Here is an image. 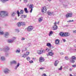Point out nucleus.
Returning a JSON list of instances; mask_svg holds the SVG:
<instances>
[{
	"label": "nucleus",
	"mask_w": 76,
	"mask_h": 76,
	"mask_svg": "<svg viewBox=\"0 0 76 76\" xmlns=\"http://www.w3.org/2000/svg\"><path fill=\"white\" fill-rule=\"evenodd\" d=\"M10 63L11 65H12V64H16L17 63V61H13L10 62Z\"/></svg>",
	"instance_id": "14"
},
{
	"label": "nucleus",
	"mask_w": 76,
	"mask_h": 76,
	"mask_svg": "<svg viewBox=\"0 0 76 76\" xmlns=\"http://www.w3.org/2000/svg\"><path fill=\"white\" fill-rule=\"evenodd\" d=\"M15 53L17 54H18L19 53V51L18 49H17L15 51Z\"/></svg>",
	"instance_id": "35"
},
{
	"label": "nucleus",
	"mask_w": 76,
	"mask_h": 76,
	"mask_svg": "<svg viewBox=\"0 0 76 76\" xmlns=\"http://www.w3.org/2000/svg\"><path fill=\"white\" fill-rule=\"evenodd\" d=\"M74 47H76V45H74Z\"/></svg>",
	"instance_id": "61"
},
{
	"label": "nucleus",
	"mask_w": 76,
	"mask_h": 76,
	"mask_svg": "<svg viewBox=\"0 0 76 76\" xmlns=\"http://www.w3.org/2000/svg\"><path fill=\"white\" fill-rule=\"evenodd\" d=\"M59 35L61 37H69V34L68 33L65 32L64 33L63 32H61L59 34Z\"/></svg>",
	"instance_id": "2"
},
{
	"label": "nucleus",
	"mask_w": 76,
	"mask_h": 76,
	"mask_svg": "<svg viewBox=\"0 0 76 76\" xmlns=\"http://www.w3.org/2000/svg\"><path fill=\"white\" fill-rule=\"evenodd\" d=\"M53 34V32L52 31H50L49 32V36H51Z\"/></svg>",
	"instance_id": "30"
},
{
	"label": "nucleus",
	"mask_w": 76,
	"mask_h": 76,
	"mask_svg": "<svg viewBox=\"0 0 76 76\" xmlns=\"http://www.w3.org/2000/svg\"><path fill=\"white\" fill-rule=\"evenodd\" d=\"M46 46L48 47H49L50 48H52V45H51V43H48L47 44Z\"/></svg>",
	"instance_id": "15"
},
{
	"label": "nucleus",
	"mask_w": 76,
	"mask_h": 76,
	"mask_svg": "<svg viewBox=\"0 0 76 76\" xmlns=\"http://www.w3.org/2000/svg\"><path fill=\"white\" fill-rule=\"evenodd\" d=\"M3 34H4V32L1 30V28L0 27V35H3Z\"/></svg>",
	"instance_id": "27"
},
{
	"label": "nucleus",
	"mask_w": 76,
	"mask_h": 76,
	"mask_svg": "<svg viewBox=\"0 0 76 76\" xmlns=\"http://www.w3.org/2000/svg\"><path fill=\"white\" fill-rule=\"evenodd\" d=\"M24 11L26 13H28V9L26 8H24Z\"/></svg>",
	"instance_id": "29"
},
{
	"label": "nucleus",
	"mask_w": 76,
	"mask_h": 76,
	"mask_svg": "<svg viewBox=\"0 0 76 76\" xmlns=\"http://www.w3.org/2000/svg\"><path fill=\"white\" fill-rule=\"evenodd\" d=\"M9 36V33L8 32H6L4 34V37L6 38H7Z\"/></svg>",
	"instance_id": "7"
},
{
	"label": "nucleus",
	"mask_w": 76,
	"mask_h": 76,
	"mask_svg": "<svg viewBox=\"0 0 76 76\" xmlns=\"http://www.w3.org/2000/svg\"><path fill=\"white\" fill-rule=\"evenodd\" d=\"M42 76H47V75H46V74H44Z\"/></svg>",
	"instance_id": "50"
},
{
	"label": "nucleus",
	"mask_w": 76,
	"mask_h": 76,
	"mask_svg": "<svg viewBox=\"0 0 76 76\" xmlns=\"http://www.w3.org/2000/svg\"><path fill=\"white\" fill-rule=\"evenodd\" d=\"M47 11V9H46V7H43L42 10V12H46V11Z\"/></svg>",
	"instance_id": "13"
},
{
	"label": "nucleus",
	"mask_w": 76,
	"mask_h": 76,
	"mask_svg": "<svg viewBox=\"0 0 76 76\" xmlns=\"http://www.w3.org/2000/svg\"><path fill=\"white\" fill-rule=\"evenodd\" d=\"M62 40L64 42H66V40L65 39H63Z\"/></svg>",
	"instance_id": "54"
},
{
	"label": "nucleus",
	"mask_w": 76,
	"mask_h": 76,
	"mask_svg": "<svg viewBox=\"0 0 76 76\" xmlns=\"http://www.w3.org/2000/svg\"><path fill=\"white\" fill-rule=\"evenodd\" d=\"M42 19H43V17H42L39 18L38 20L39 22H42Z\"/></svg>",
	"instance_id": "19"
},
{
	"label": "nucleus",
	"mask_w": 76,
	"mask_h": 76,
	"mask_svg": "<svg viewBox=\"0 0 76 76\" xmlns=\"http://www.w3.org/2000/svg\"><path fill=\"white\" fill-rule=\"evenodd\" d=\"M48 1H51V0H48Z\"/></svg>",
	"instance_id": "62"
},
{
	"label": "nucleus",
	"mask_w": 76,
	"mask_h": 76,
	"mask_svg": "<svg viewBox=\"0 0 76 76\" xmlns=\"http://www.w3.org/2000/svg\"><path fill=\"white\" fill-rule=\"evenodd\" d=\"M73 33L75 34V33H76V30H74L73 31Z\"/></svg>",
	"instance_id": "51"
},
{
	"label": "nucleus",
	"mask_w": 76,
	"mask_h": 76,
	"mask_svg": "<svg viewBox=\"0 0 76 76\" xmlns=\"http://www.w3.org/2000/svg\"><path fill=\"white\" fill-rule=\"evenodd\" d=\"M34 8V5L33 4L30 5L29 9H33Z\"/></svg>",
	"instance_id": "28"
},
{
	"label": "nucleus",
	"mask_w": 76,
	"mask_h": 76,
	"mask_svg": "<svg viewBox=\"0 0 76 76\" xmlns=\"http://www.w3.org/2000/svg\"><path fill=\"white\" fill-rule=\"evenodd\" d=\"M59 40L58 39H56L55 41V43L57 45H58V44H59Z\"/></svg>",
	"instance_id": "20"
},
{
	"label": "nucleus",
	"mask_w": 76,
	"mask_h": 76,
	"mask_svg": "<svg viewBox=\"0 0 76 76\" xmlns=\"http://www.w3.org/2000/svg\"><path fill=\"white\" fill-rule=\"evenodd\" d=\"M10 50V48L9 47L7 46L6 47H5L2 50V51H9Z\"/></svg>",
	"instance_id": "8"
},
{
	"label": "nucleus",
	"mask_w": 76,
	"mask_h": 76,
	"mask_svg": "<svg viewBox=\"0 0 76 76\" xmlns=\"http://www.w3.org/2000/svg\"><path fill=\"white\" fill-rule=\"evenodd\" d=\"M73 20H69V21H67V22H73Z\"/></svg>",
	"instance_id": "41"
},
{
	"label": "nucleus",
	"mask_w": 76,
	"mask_h": 76,
	"mask_svg": "<svg viewBox=\"0 0 76 76\" xmlns=\"http://www.w3.org/2000/svg\"><path fill=\"white\" fill-rule=\"evenodd\" d=\"M4 73L6 74H7V73H8L9 72H10V71L9 69L6 68L4 69Z\"/></svg>",
	"instance_id": "11"
},
{
	"label": "nucleus",
	"mask_w": 76,
	"mask_h": 76,
	"mask_svg": "<svg viewBox=\"0 0 76 76\" xmlns=\"http://www.w3.org/2000/svg\"><path fill=\"white\" fill-rule=\"evenodd\" d=\"M19 66V63H18L17 66L15 67V69H16Z\"/></svg>",
	"instance_id": "33"
},
{
	"label": "nucleus",
	"mask_w": 76,
	"mask_h": 76,
	"mask_svg": "<svg viewBox=\"0 0 76 76\" xmlns=\"http://www.w3.org/2000/svg\"><path fill=\"white\" fill-rule=\"evenodd\" d=\"M64 7H67V5H64Z\"/></svg>",
	"instance_id": "45"
},
{
	"label": "nucleus",
	"mask_w": 76,
	"mask_h": 76,
	"mask_svg": "<svg viewBox=\"0 0 76 76\" xmlns=\"http://www.w3.org/2000/svg\"><path fill=\"white\" fill-rule=\"evenodd\" d=\"M54 14V12L49 11L48 12V14L49 16H52Z\"/></svg>",
	"instance_id": "10"
},
{
	"label": "nucleus",
	"mask_w": 76,
	"mask_h": 76,
	"mask_svg": "<svg viewBox=\"0 0 76 76\" xmlns=\"http://www.w3.org/2000/svg\"><path fill=\"white\" fill-rule=\"evenodd\" d=\"M33 62H34V61H32V60L29 61V63H33Z\"/></svg>",
	"instance_id": "43"
},
{
	"label": "nucleus",
	"mask_w": 76,
	"mask_h": 76,
	"mask_svg": "<svg viewBox=\"0 0 76 76\" xmlns=\"http://www.w3.org/2000/svg\"><path fill=\"white\" fill-rule=\"evenodd\" d=\"M60 54L61 55H63V54H64L63 53V52L61 53Z\"/></svg>",
	"instance_id": "55"
},
{
	"label": "nucleus",
	"mask_w": 76,
	"mask_h": 76,
	"mask_svg": "<svg viewBox=\"0 0 76 76\" xmlns=\"http://www.w3.org/2000/svg\"><path fill=\"white\" fill-rule=\"evenodd\" d=\"M20 50H19V52H20Z\"/></svg>",
	"instance_id": "64"
},
{
	"label": "nucleus",
	"mask_w": 76,
	"mask_h": 76,
	"mask_svg": "<svg viewBox=\"0 0 76 76\" xmlns=\"http://www.w3.org/2000/svg\"><path fill=\"white\" fill-rule=\"evenodd\" d=\"M70 76H72V74H70Z\"/></svg>",
	"instance_id": "63"
},
{
	"label": "nucleus",
	"mask_w": 76,
	"mask_h": 76,
	"mask_svg": "<svg viewBox=\"0 0 76 76\" xmlns=\"http://www.w3.org/2000/svg\"><path fill=\"white\" fill-rule=\"evenodd\" d=\"M44 69V68L42 67V68H40L39 69L40 70H42V69Z\"/></svg>",
	"instance_id": "53"
},
{
	"label": "nucleus",
	"mask_w": 76,
	"mask_h": 76,
	"mask_svg": "<svg viewBox=\"0 0 76 76\" xmlns=\"http://www.w3.org/2000/svg\"><path fill=\"white\" fill-rule=\"evenodd\" d=\"M5 57H9V53L7 52L5 53Z\"/></svg>",
	"instance_id": "31"
},
{
	"label": "nucleus",
	"mask_w": 76,
	"mask_h": 76,
	"mask_svg": "<svg viewBox=\"0 0 76 76\" xmlns=\"http://www.w3.org/2000/svg\"><path fill=\"white\" fill-rule=\"evenodd\" d=\"M21 40H22V41H23L24 40H25V38H22L21 39Z\"/></svg>",
	"instance_id": "52"
},
{
	"label": "nucleus",
	"mask_w": 76,
	"mask_h": 76,
	"mask_svg": "<svg viewBox=\"0 0 76 76\" xmlns=\"http://www.w3.org/2000/svg\"><path fill=\"white\" fill-rule=\"evenodd\" d=\"M30 45H31V44L30 43L28 44V47H30Z\"/></svg>",
	"instance_id": "58"
},
{
	"label": "nucleus",
	"mask_w": 76,
	"mask_h": 76,
	"mask_svg": "<svg viewBox=\"0 0 76 76\" xmlns=\"http://www.w3.org/2000/svg\"><path fill=\"white\" fill-rule=\"evenodd\" d=\"M15 20H18V19H17V18L16 17L15 19H14Z\"/></svg>",
	"instance_id": "56"
},
{
	"label": "nucleus",
	"mask_w": 76,
	"mask_h": 76,
	"mask_svg": "<svg viewBox=\"0 0 76 76\" xmlns=\"http://www.w3.org/2000/svg\"><path fill=\"white\" fill-rule=\"evenodd\" d=\"M17 25L18 27H19V22H18L17 24Z\"/></svg>",
	"instance_id": "47"
},
{
	"label": "nucleus",
	"mask_w": 76,
	"mask_h": 76,
	"mask_svg": "<svg viewBox=\"0 0 76 76\" xmlns=\"http://www.w3.org/2000/svg\"><path fill=\"white\" fill-rule=\"evenodd\" d=\"M46 50H43L42 51V53H45V51H46Z\"/></svg>",
	"instance_id": "40"
},
{
	"label": "nucleus",
	"mask_w": 76,
	"mask_h": 76,
	"mask_svg": "<svg viewBox=\"0 0 76 76\" xmlns=\"http://www.w3.org/2000/svg\"><path fill=\"white\" fill-rule=\"evenodd\" d=\"M54 54V53L53 52V51L51 50V52H50L48 53V55L50 56H52Z\"/></svg>",
	"instance_id": "18"
},
{
	"label": "nucleus",
	"mask_w": 76,
	"mask_h": 76,
	"mask_svg": "<svg viewBox=\"0 0 76 76\" xmlns=\"http://www.w3.org/2000/svg\"><path fill=\"white\" fill-rule=\"evenodd\" d=\"M34 28V27L32 26H29L27 28V31L28 32H31V31H32Z\"/></svg>",
	"instance_id": "4"
},
{
	"label": "nucleus",
	"mask_w": 76,
	"mask_h": 76,
	"mask_svg": "<svg viewBox=\"0 0 76 76\" xmlns=\"http://www.w3.org/2000/svg\"><path fill=\"white\" fill-rule=\"evenodd\" d=\"M39 59V61L40 62H43V61H45V59L44 58L42 57H40Z\"/></svg>",
	"instance_id": "12"
},
{
	"label": "nucleus",
	"mask_w": 76,
	"mask_h": 76,
	"mask_svg": "<svg viewBox=\"0 0 76 76\" xmlns=\"http://www.w3.org/2000/svg\"><path fill=\"white\" fill-rule=\"evenodd\" d=\"M72 67H74V68H75V67H76V65H73L72 66Z\"/></svg>",
	"instance_id": "48"
},
{
	"label": "nucleus",
	"mask_w": 76,
	"mask_h": 76,
	"mask_svg": "<svg viewBox=\"0 0 76 76\" xmlns=\"http://www.w3.org/2000/svg\"><path fill=\"white\" fill-rule=\"evenodd\" d=\"M65 58H66V60H69V58H68V57H67V56H66L65 57Z\"/></svg>",
	"instance_id": "49"
},
{
	"label": "nucleus",
	"mask_w": 76,
	"mask_h": 76,
	"mask_svg": "<svg viewBox=\"0 0 76 76\" xmlns=\"http://www.w3.org/2000/svg\"><path fill=\"white\" fill-rule=\"evenodd\" d=\"M32 10H33V9L31 8L30 11V13H32Z\"/></svg>",
	"instance_id": "44"
},
{
	"label": "nucleus",
	"mask_w": 76,
	"mask_h": 76,
	"mask_svg": "<svg viewBox=\"0 0 76 76\" xmlns=\"http://www.w3.org/2000/svg\"><path fill=\"white\" fill-rule=\"evenodd\" d=\"M1 61H4L5 60V57L4 56H2L1 58Z\"/></svg>",
	"instance_id": "26"
},
{
	"label": "nucleus",
	"mask_w": 76,
	"mask_h": 76,
	"mask_svg": "<svg viewBox=\"0 0 76 76\" xmlns=\"http://www.w3.org/2000/svg\"><path fill=\"white\" fill-rule=\"evenodd\" d=\"M16 39V37H12V40H13V42H14V41H15V39Z\"/></svg>",
	"instance_id": "37"
},
{
	"label": "nucleus",
	"mask_w": 76,
	"mask_h": 76,
	"mask_svg": "<svg viewBox=\"0 0 76 76\" xmlns=\"http://www.w3.org/2000/svg\"><path fill=\"white\" fill-rule=\"evenodd\" d=\"M30 58H30V57H27V58H26V59H27V60H28V61H29V60H30Z\"/></svg>",
	"instance_id": "39"
},
{
	"label": "nucleus",
	"mask_w": 76,
	"mask_h": 76,
	"mask_svg": "<svg viewBox=\"0 0 76 76\" xmlns=\"http://www.w3.org/2000/svg\"><path fill=\"white\" fill-rule=\"evenodd\" d=\"M66 18H69V17L71 18L72 17V13H67L66 14Z\"/></svg>",
	"instance_id": "9"
},
{
	"label": "nucleus",
	"mask_w": 76,
	"mask_h": 76,
	"mask_svg": "<svg viewBox=\"0 0 76 76\" xmlns=\"http://www.w3.org/2000/svg\"><path fill=\"white\" fill-rule=\"evenodd\" d=\"M17 14H18V16L19 17V10H18L17 11Z\"/></svg>",
	"instance_id": "42"
},
{
	"label": "nucleus",
	"mask_w": 76,
	"mask_h": 76,
	"mask_svg": "<svg viewBox=\"0 0 76 76\" xmlns=\"http://www.w3.org/2000/svg\"><path fill=\"white\" fill-rule=\"evenodd\" d=\"M37 53L38 54H39V55L41 54H42V51L41 50H38L37 51Z\"/></svg>",
	"instance_id": "21"
},
{
	"label": "nucleus",
	"mask_w": 76,
	"mask_h": 76,
	"mask_svg": "<svg viewBox=\"0 0 76 76\" xmlns=\"http://www.w3.org/2000/svg\"><path fill=\"white\" fill-rule=\"evenodd\" d=\"M15 15V12H13L11 14V16L13 17Z\"/></svg>",
	"instance_id": "34"
},
{
	"label": "nucleus",
	"mask_w": 76,
	"mask_h": 76,
	"mask_svg": "<svg viewBox=\"0 0 76 76\" xmlns=\"http://www.w3.org/2000/svg\"><path fill=\"white\" fill-rule=\"evenodd\" d=\"M59 21H58V22H57V24H59Z\"/></svg>",
	"instance_id": "60"
},
{
	"label": "nucleus",
	"mask_w": 76,
	"mask_h": 76,
	"mask_svg": "<svg viewBox=\"0 0 76 76\" xmlns=\"http://www.w3.org/2000/svg\"><path fill=\"white\" fill-rule=\"evenodd\" d=\"M19 14L20 15H23V10H21L19 12Z\"/></svg>",
	"instance_id": "32"
},
{
	"label": "nucleus",
	"mask_w": 76,
	"mask_h": 76,
	"mask_svg": "<svg viewBox=\"0 0 76 76\" xmlns=\"http://www.w3.org/2000/svg\"><path fill=\"white\" fill-rule=\"evenodd\" d=\"M58 61V60H56L55 62L54 63V65L55 66H57V65L58 64V63H59Z\"/></svg>",
	"instance_id": "16"
},
{
	"label": "nucleus",
	"mask_w": 76,
	"mask_h": 76,
	"mask_svg": "<svg viewBox=\"0 0 76 76\" xmlns=\"http://www.w3.org/2000/svg\"><path fill=\"white\" fill-rule=\"evenodd\" d=\"M26 16H27L26 15H22L21 16L20 18H26Z\"/></svg>",
	"instance_id": "23"
},
{
	"label": "nucleus",
	"mask_w": 76,
	"mask_h": 76,
	"mask_svg": "<svg viewBox=\"0 0 76 76\" xmlns=\"http://www.w3.org/2000/svg\"><path fill=\"white\" fill-rule=\"evenodd\" d=\"M19 25H21L22 26H24L25 25V23L23 22H20Z\"/></svg>",
	"instance_id": "17"
},
{
	"label": "nucleus",
	"mask_w": 76,
	"mask_h": 76,
	"mask_svg": "<svg viewBox=\"0 0 76 76\" xmlns=\"http://www.w3.org/2000/svg\"><path fill=\"white\" fill-rule=\"evenodd\" d=\"M54 26L53 27V30H56L58 28V27L57 26V22H55V23H54Z\"/></svg>",
	"instance_id": "5"
},
{
	"label": "nucleus",
	"mask_w": 76,
	"mask_h": 76,
	"mask_svg": "<svg viewBox=\"0 0 76 76\" xmlns=\"http://www.w3.org/2000/svg\"><path fill=\"white\" fill-rule=\"evenodd\" d=\"M29 54V52H27L26 53H24L23 54L22 56V57H24V58H25V57H26V56H28Z\"/></svg>",
	"instance_id": "6"
},
{
	"label": "nucleus",
	"mask_w": 76,
	"mask_h": 76,
	"mask_svg": "<svg viewBox=\"0 0 76 76\" xmlns=\"http://www.w3.org/2000/svg\"><path fill=\"white\" fill-rule=\"evenodd\" d=\"M19 28H16V29H15L14 30L15 31V32H19Z\"/></svg>",
	"instance_id": "25"
},
{
	"label": "nucleus",
	"mask_w": 76,
	"mask_h": 76,
	"mask_svg": "<svg viewBox=\"0 0 76 76\" xmlns=\"http://www.w3.org/2000/svg\"><path fill=\"white\" fill-rule=\"evenodd\" d=\"M13 42V40L11 39H9L8 40V43H12Z\"/></svg>",
	"instance_id": "22"
},
{
	"label": "nucleus",
	"mask_w": 76,
	"mask_h": 76,
	"mask_svg": "<svg viewBox=\"0 0 76 76\" xmlns=\"http://www.w3.org/2000/svg\"><path fill=\"white\" fill-rule=\"evenodd\" d=\"M72 68L69 69V71H72Z\"/></svg>",
	"instance_id": "59"
},
{
	"label": "nucleus",
	"mask_w": 76,
	"mask_h": 76,
	"mask_svg": "<svg viewBox=\"0 0 76 76\" xmlns=\"http://www.w3.org/2000/svg\"><path fill=\"white\" fill-rule=\"evenodd\" d=\"M63 69V67H62V66H61L60 67V68L58 69V70H62V69Z\"/></svg>",
	"instance_id": "36"
},
{
	"label": "nucleus",
	"mask_w": 76,
	"mask_h": 76,
	"mask_svg": "<svg viewBox=\"0 0 76 76\" xmlns=\"http://www.w3.org/2000/svg\"><path fill=\"white\" fill-rule=\"evenodd\" d=\"M9 0H1V1L3 3L8 1Z\"/></svg>",
	"instance_id": "24"
},
{
	"label": "nucleus",
	"mask_w": 76,
	"mask_h": 76,
	"mask_svg": "<svg viewBox=\"0 0 76 76\" xmlns=\"http://www.w3.org/2000/svg\"><path fill=\"white\" fill-rule=\"evenodd\" d=\"M36 59L35 58H32V60H35V59Z\"/></svg>",
	"instance_id": "57"
},
{
	"label": "nucleus",
	"mask_w": 76,
	"mask_h": 76,
	"mask_svg": "<svg viewBox=\"0 0 76 76\" xmlns=\"http://www.w3.org/2000/svg\"><path fill=\"white\" fill-rule=\"evenodd\" d=\"M24 3H27L28 2V0H24Z\"/></svg>",
	"instance_id": "46"
},
{
	"label": "nucleus",
	"mask_w": 76,
	"mask_h": 76,
	"mask_svg": "<svg viewBox=\"0 0 76 76\" xmlns=\"http://www.w3.org/2000/svg\"><path fill=\"white\" fill-rule=\"evenodd\" d=\"M46 51H47V52H48L49 51H50V49H49L48 48H46Z\"/></svg>",
	"instance_id": "38"
},
{
	"label": "nucleus",
	"mask_w": 76,
	"mask_h": 76,
	"mask_svg": "<svg viewBox=\"0 0 76 76\" xmlns=\"http://www.w3.org/2000/svg\"><path fill=\"white\" fill-rule=\"evenodd\" d=\"M75 59H76V57L74 56H73L71 57V58L69 59L70 62L72 63H74L75 62Z\"/></svg>",
	"instance_id": "3"
},
{
	"label": "nucleus",
	"mask_w": 76,
	"mask_h": 76,
	"mask_svg": "<svg viewBox=\"0 0 76 76\" xmlns=\"http://www.w3.org/2000/svg\"><path fill=\"white\" fill-rule=\"evenodd\" d=\"M8 16V13L5 11H2L0 13V17L1 18H5L6 16Z\"/></svg>",
	"instance_id": "1"
}]
</instances>
